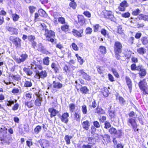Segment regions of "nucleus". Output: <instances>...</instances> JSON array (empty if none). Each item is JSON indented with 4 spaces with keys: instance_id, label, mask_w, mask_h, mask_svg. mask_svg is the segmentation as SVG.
Returning a JSON list of instances; mask_svg holds the SVG:
<instances>
[{
    "instance_id": "nucleus-1",
    "label": "nucleus",
    "mask_w": 148,
    "mask_h": 148,
    "mask_svg": "<svg viewBox=\"0 0 148 148\" xmlns=\"http://www.w3.org/2000/svg\"><path fill=\"white\" fill-rule=\"evenodd\" d=\"M0 139L2 144L7 145H9L12 140L11 136L8 134L7 128L3 126L0 129Z\"/></svg>"
},
{
    "instance_id": "nucleus-2",
    "label": "nucleus",
    "mask_w": 148,
    "mask_h": 148,
    "mask_svg": "<svg viewBox=\"0 0 148 148\" xmlns=\"http://www.w3.org/2000/svg\"><path fill=\"white\" fill-rule=\"evenodd\" d=\"M42 27V30L45 31L44 35L45 36L46 40L51 42L54 41L53 39L55 37V34L54 32L51 30H49L46 28V26L44 24H41Z\"/></svg>"
},
{
    "instance_id": "nucleus-3",
    "label": "nucleus",
    "mask_w": 148,
    "mask_h": 148,
    "mask_svg": "<svg viewBox=\"0 0 148 148\" xmlns=\"http://www.w3.org/2000/svg\"><path fill=\"white\" fill-rule=\"evenodd\" d=\"M127 124L132 127L135 132H138V129L137 128V125L135 121V119L129 118L127 121Z\"/></svg>"
},
{
    "instance_id": "nucleus-4",
    "label": "nucleus",
    "mask_w": 148,
    "mask_h": 148,
    "mask_svg": "<svg viewBox=\"0 0 148 148\" xmlns=\"http://www.w3.org/2000/svg\"><path fill=\"white\" fill-rule=\"evenodd\" d=\"M122 46L121 44L119 41L115 42L114 44V51L115 54L121 53L122 51Z\"/></svg>"
},
{
    "instance_id": "nucleus-5",
    "label": "nucleus",
    "mask_w": 148,
    "mask_h": 148,
    "mask_svg": "<svg viewBox=\"0 0 148 148\" xmlns=\"http://www.w3.org/2000/svg\"><path fill=\"white\" fill-rule=\"evenodd\" d=\"M109 131L111 134L114 135L118 137H120L122 134L121 130H119L117 131L115 128L113 127H111L109 129Z\"/></svg>"
},
{
    "instance_id": "nucleus-6",
    "label": "nucleus",
    "mask_w": 148,
    "mask_h": 148,
    "mask_svg": "<svg viewBox=\"0 0 148 148\" xmlns=\"http://www.w3.org/2000/svg\"><path fill=\"white\" fill-rule=\"evenodd\" d=\"M28 55L26 53L21 54L19 58H16L15 60L18 64H20L26 61L28 58Z\"/></svg>"
},
{
    "instance_id": "nucleus-7",
    "label": "nucleus",
    "mask_w": 148,
    "mask_h": 148,
    "mask_svg": "<svg viewBox=\"0 0 148 148\" xmlns=\"http://www.w3.org/2000/svg\"><path fill=\"white\" fill-rule=\"evenodd\" d=\"M9 39L16 48L21 46V40L19 38L10 36Z\"/></svg>"
},
{
    "instance_id": "nucleus-8",
    "label": "nucleus",
    "mask_w": 148,
    "mask_h": 148,
    "mask_svg": "<svg viewBox=\"0 0 148 148\" xmlns=\"http://www.w3.org/2000/svg\"><path fill=\"white\" fill-rule=\"evenodd\" d=\"M69 115L68 112H65L63 114L62 116L59 117L61 121L65 123H67L69 121Z\"/></svg>"
},
{
    "instance_id": "nucleus-9",
    "label": "nucleus",
    "mask_w": 148,
    "mask_h": 148,
    "mask_svg": "<svg viewBox=\"0 0 148 148\" xmlns=\"http://www.w3.org/2000/svg\"><path fill=\"white\" fill-rule=\"evenodd\" d=\"M36 75L39 77V78L44 79L46 77L47 75V73L46 71L42 70L40 72L37 71H36Z\"/></svg>"
},
{
    "instance_id": "nucleus-10",
    "label": "nucleus",
    "mask_w": 148,
    "mask_h": 148,
    "mask_svg": "<svg viewBox=\"0 0 148 148\" xmlns=\"http://www.w3.org/2000/svg\"><path fill=\"white\" fill-rule=\"evenodd\" d=\"M129 6L128 4L127 1L124 0L120 4L118 8L119 10L121 11H124L126 8Z\"/></svg>"
},
{
    "instance_id": "nucleus-11",
    "label": "nucleus",
    "mask_w": 148,
    "mask_h": 148,
    "mask_svg": "<svg viewBox=\"0 0 148 148\" xmlns=\"http://www.w3.org/2000/svg\"><path fill=\"white\" fill-rule=\"evenodd\" d=\"M77 72L78 73L79 76H82L84 79L87 80H89L90 79V76L85 72L84 70H80L78 71Z\"/></svg>"
},
{
    "instance_id": "nucleus-12",
    "label": "nucleus",
    "mask_w": 148,
    "mask_h": 148,
    "mask_svg": "<svg viewBox=\"0 0 148 148\" xmlns=\"http://www.w3.org/2000/svg\"><path fill=\"white\" fill-rule=\"evenodd\" d=\"M105 16L106 18L110 19L111 21L114 22L116 21V19L111 11H107L105 12Z\"/></svg>"
},
{
    "instance_id": "nucleus-13",
    "label": "nucleus",
    "mask_w": 148,
    "mask_h": 148,
    "mask_svg": "<svg viewBox=\"0 0 148 148\" xmlns=\"http://www.w3.org/2000/svg\"><path fill=\"white\" fill-rule=\"evenodd\" d=\"M138 86L140 88L141 90L144 92H145V90L147 88V83L145 79L141 81L138 83Z\"/></svg>"
},
{
    "instance_id": "nucleus-14",
    "label": "nucleus",
    "mask_w": 148,
    "mask_h": 148,
    "mask_svg": "<svg viewBox=\"0 0 148 148\" xmlns=\"http://www.w3.org/2000/svg\"><path fill=\"white\" fill-rule=\"evenodd\" d=\"M52 86L54 88L56 89H60L63 86V84L62 83L57 80L53 82Z\"/></svg>"
},
{
    "instance_id": "nucleus-15",
    "label": "nucleus",
    "mask_w": 148,
    "mask_h": 148,
    "mask_svg": "<svg viewBox=\"0 0 148 148\" xmlns=\"http://www.w3.org/2000/svg\"><path fill=\"white\" fill-rule=\"evenodd\" d=\"M37 50L42 53L47 54L49 53V52L47 51L45 49L44 47L42 45V44L40 43L38 44L37 46Z\"/></svg>"
},
{
    "instance_id": "nucleus-16",
    "label": "nucleus",
    "mask_w": 148,
    "mask_h": 148,
    "mask_svg": "<svg viewBox=\"0 0 148 148\" xmlns=\"http://www.w3.org/2000/svg\"><path fill=\"white\" fill-rule=\"evenodd\" d=\"M36 95L37 96V98L34 102L36 106H40L42 101V98L37 93H36Z\"/></svg>"
},
{
    "instance_id": "nucleus-17",
    "label": "nucleus",
    "mask_w": 148,
    "mask_h": 148,
    "mask_svg": "<svg viewBox=\"0 0 148 148\" xmlns=\"http://www.w3.org/2000/svg\"><path fill=\"white\" fill-rule=\"evenodd\" d=\"M7 29L9 32L10 34H17L18 33V30L17 29L12 27H7Z\"/></svg>"
},
{
    "instance_id": "nucleus-18",
    "label": "nucleus",
    "mask_w": 148,
    "mask_h": 148,
    "mask_svg": "<svg viewBox=\"0 0 148 148\" xmlns=\"http://www.w3.org/2000/svg\"><path fill=\"white\" fill-rule=\"evenodd\" d=\"M48 111L50 113V117L52 118L55 116L58 112L53 108H51L48 109Z\"/></svg>"
},
{
    "instance_id": "nucleus-19",
    "label": "nucleus",
    "mask_w": 148,
    "mask_h": 148,
    "mask_svg": "<svg viewBox=\"0 0 148 148\" xmlns=\"http://www.w3.org/2000/svg\"><path fill=\"white\" fill-rule=\"evenodd\" d=\"M51 67L56 73L59 72L60 66L57 63L53 62L51 64Z\"/></svg>"
},
{
    "instance_id": "nucleus-20",
    "label": "nucleus",
    "mask_w": 148,
    "mask_h": 148,
    "mask_svg": "<svg viewBox=\"0 0 148 148\" xmlns=\"http://www.w3.org/2000/svg\"><path fill=\"white\" fill-rule=\"evenodd\" d=\"M32 85V80L30 79L27 78L24 82V86L25 87H30Z\"/></svg>"
},
{
    "instance_id": "nucleus-21",
    "label": "nucleus",
    "mask_w": 148,
    "mask_h": 148,
    "mask_svg": "<svg viewBox=\"0 0 148 148\" xmlns=\"http://www.w3.org/2000/svg\"><path fill=\"white\" fill-rule=\"evenodd\" d=\"M125 80L127 85L130 91L131 92L132 89V82L130 77L128 76L125 77Z\"/></svg>"
},
{
    "instance_id": "nucleus-22",
    "label": "nucleus",
    "mask_w": 148,
    "mask_h": 148,
    "mask_svg": "<svg viewBox=\"0 0 148 148\" xmlns=\"http://www.w3.org/2000/svg\"><path fill=\"white\" fill-rule=\"evenodd\" d=\"M40 143L42 147L44 148H47L49 145L48 141L45 140H42L40 141Z\"/></svg>"
},
{
    "instance_id": "nucleus-23",
    "label": "nucleus",
    "mask_w": 148,
    "mask_h": 148,
    "mask_svg": "<svg viewBox=\"0 0 148 148\" xmlns=\"http://www.w3.org/2000/svg\"><path fill=\"white\" fill-rule=\"evenodd\" d=\"M78 23L81 25H83L85 22V19L83 16L82 15H79L78 17Z\"/></svg>"
},
{
    "instance_id": "nucleus-24",
    "label": "nucleus",
    "mask_w": 148,
    "mask_h": 148,
    "mask_svg": "<svg viewBox=\"0 0 148 148\" xmlns=\"http://www.w3.org/2000/svg\"><path fill=\"white\" fill-rule=\"evenodd\" d=\"M83 32V29H81L79 31H78L75 29H73L72 32L74 33V35L78 36L79 37H82V34Z\"/></svg>"
},
{
    "instance_id": "nucleus-25",
    "label": "nucleus",
    "mask_w": 148,
    "mask_h": 148,
    "mask_svg": "<svg viewBox=\"0 0 148 148\" xmlns=\"http://www.w3.org/2000/svg\"><path fill=\"white\" fill-rule=\"evenodd\" d=\"M82 126L84 129L86 130H88L90 126L89 121L88 120H86L84 121L82 124Z\"/></svg>"
},
{
    "instance_id": "nucleus-26",
    "label": "nucleus",
    "mask_w": 148,
    "mask_h": 148,
    "mask_svg": "<svg viewBox=\"0 0 148 148\" xmlns=\"http://www.w3.org/2000/svg\"><path fill=\"white\" fill-rule=\"evenodd\" d=\"M61 29L66 33H68L69 29V26L68 23L61 26Z\"/></svg>"
},
{
    "instance_id": "nucleus-27",
    "label": "nucleus",
    "mask_w": 148,
    "mask_h": 148,
    "mask_svg": "<svg viewBox=\"0 0 148 148\" xmlns=\"http://www.w3.org/2000/svg\"><path fill=\"white\" fill-rule=\"evenodd\" d=\"M116 99L119 100V103L122 106H123L126 103V101L121 97L117 96Z\"/></svg>"
},
{
    "instance_id": "nucleus-28",
    "label": "nucleus",
    "mask_w": 148,
    "mask_h": 148,
    "mask_svg": "<svg viewBox=\"0 0 148 148\" xmlns=\"http://www.w3.org/2000/svg\"><path fill=\"white\" fill-rule=\"evenodd\" d=\"M101 136L103 138L104 141L109 143L110 141V138L109 135L105 134L104 135H101Z\"/></svg>"
},
{
    "instance_id": "nucleus-29",
    "label": "nucleus",
    "mask_w": 148,
    "mask_h": 148,
    "mask_svg": "<svg viewBox=\"0 0 148 148\" xmlns=\"http://www.w3.org/2000/svg\"><path fill=\"white\" fill-rule=\"evenodd\" d=\"M74 119L77 122H79L81 119L80 114L79 112H75L74 114Z\"/></svg>"
},
{
    "instance_id": "nucleus-30",
    "label": "nucleus",
    "mask_w": 148,
    "mask_h": 148,
    "mask_svg": "<svg viewBox=\"0 0 148 148\" xmlns=\"http://www.w3.org/2000/svg\"><path fill=\"white\" fill-rule=\"evenodd\" d=\"M137 52L140 54L143 55L146 52V49L143 47H140L137 49Z\"/></svg>"
},
{
    "instance_id": "nucleus-31",
    "label": "nucleus",
    "mask_w": 148,
    "mask_h": 148,
    "mask_svg": "<svg viewBox=\"0 0 148 148\" xmlns=\"http://www.w3.org/2000/svg\"><path fill=\"white\" fill-rule=\"evenodd\" d=\"M138 18L140 19L143 20L144 21L148 20V15L144 14H140L138 16Z\"/></svg>"
},
{
    "instance_id": "nucleus-32",
    "label": "nucleus",
    "mask_w": 148,
    "mask_h": 148,
    "mask_svg": "<svg viewBox=\"0 0 148 148\" xmlns=\"http://www.w3.org/2000/svg\"><path fill=\"white\" fill-rule=\"evenodd\" d=\"M25 105L29 108L32 107L34 106V101L31 100L25 101Z\"/></svg>"
},
{
    "instance_id": "nucleus-33",
    "label": "nucleus",
    "mask_w": 148,
    "mask_h": 148,
    "mask_svg": "<svg viewBox=\"0 0 148 148\" xmlns=\"http://www.w3.org/2000/svg\"><path fill=\"white\" fill-rule=\"evenodd\" d=\"M72 138L73 136H71L66 135L65 136L64 139L67 145H69L70 144V140Z\"/></svg>"
},
{
    "instance_id": "nucleus-34",
    "label": "nucleus",
    "mask_w": 148,
    "mask_h": 148,
    "mask_svg": "<svg viewBox=\"0 0 148 148\" xmlns=\"http://www.w3.org/2000/svg\"><path fill=\"white\" fill-rule=\"evenodd\" d=\"M50 62L49 58L48 57H45L43 60V63L44 65L48 66Z\"/></svg>"
},
{
    "instance_id": "nucleus-35",
    "label": "nucleus",
    "mask_w": 148,
    "mask_h": 148,
    "mask_svg": "<svg viewBox=\"0 0 148 148\" xmlns=\"http://www.w3.org/2000/svg\"><path fill=\"white\" fill-rule=\"evenodd\" d=\"M101 34L106 37L109 38V34L108 32L105 29H102L101 31Z\"/></svg>"
},
{
    "instance_id": "nucleus-36",
    "label": "nucleus",
    "mask_w": 148,
    "mask_h": 148,
    "mask_svg": "<svg viewBox=\"0 0 148 148\" xmlns=\"http://www.w3.org/2000/svg\"><path fill=\"white\" fill-rule=\"evenodd\" d=\"M140 40L143 44L144 45H147L148 43V39L146 37H142Z\"/></svg>"
},
{
    "instance_id": "nucleus-37",
    "label": "nucleus",
    "mask_w": 148,
    "mask_h": 148,
    "mask_svg": "<svg viewBox=\"0 0 148 148\" xmlns=\"http://www.w3.org/2000/svg\"><path fill=\"white\" fill-rule=\"evenodd\" d=\"M23 71L26 73L28 75H31L32 73V71L30 70V69L26 67H24L23 69Z\"/></svg>"
},
{
    "instance_id": "nucleus-38",
    "label": "nucleus",
    "mask_w": 148,
    "mask_h": 148,
    "mask_svg": "<svg viewBox=\"0 0 148 148\" xmlns=\"http://www.w3.org/2000/svg\"><path fill=\"white\" fill-rule=\"evenodd\" d=\"M102 93L104 97H107L108 95L109 92L108 89L107 88H104L102 90Z\"/></svg>"
},
{
    "instance_id": "nucleus-39",
    "label": "nucleus",
    "mask_w": 148,
    "mask_h": 148,
    "mask_svg": "<svg viewBox=\"0 0 148 148\" xmlns=\"http://www.w3.org/2000/svg\"><path fill=\"white\" fill-rule=\"evenodd\" d=\"M80 90L83 94H86L89 91V90L86 87L83 86L80 88Z\"/></svg>"
},
{
    "instance_id": "nucleus-40",
    "label": "nucleus",
    "mask_w": 148,
    "mask_h": 148,
    "mask_svg": "<svg viewBox=\"0 0 148 148\" xmlns=\"http://www.w3.org/2000/svg\"><path fill=\"white\" fill-rule=\"evenodd\" d=\"M69 110L71 112H73L75 109V106L74 104L71 103L69 104Z\"/></svg>"
},
{
    "instance_id": "nucleus-41",
    "label": "nucleus",
    "mask_w": 148,
    "mask_h": 148,
    "mask_svg": "<svg viewBox=\"0 0 148 148\" xmlns=\"http://www.w3.org/2000/svg\"><path fill=\"white\" fill-rule=\"evenodd\" d=\"M139 71L140 72L139 73V74L141 77H143L146 75V70L144 69H142Z\"/></svg>"
},
{
    "instance_id": "nucleus-42",
    "label": "nucleus",
    "mask_w": 148,
    "mask_h": 148,
    "mask_svg": "<svg viewBox=\"0 0 148 148\" xmlns=\"http://www.w3.org/2000/svg\"><path fill=\"white\" fill-rule=\"evenodd\" d=\"M81 110L83 114H87V110L86 106L85 105L83 104L82 106Z\"/></svg>"
},
{
    "instance_id": "nucleus-43",
    "label": "nucleus",
    "mask_w": 148,
    "mask_h": 148,
    "mask_svg": "<svg viewBox=\"0 0 148 148\" xmlns=\"http://www.w3.org/2000/svg\"><path fill=\"white\" fill-rule=\"evenodd\" d=\"M71 2L69 3L70 6L73 9H75L77 7L76 3L74 2V0H71Z\"/></svg>"
},
{
    "instance_id": "nucleus-44",
    "label": "nucleus",
    "mask_w": 148,
    "mask_h": 148,
    "mask_svg": "<svg viewBox=\"0 0 148 148\" xmlns=\"http://www.w3.org/2000/svg\"><path fill=\"white\" fill-rule=\"evenodd\" d=\"M42 127L40 126H37L34 129V131L36 134H38L41 131Z\"/></svg>"
},
{
    "instance_id": "nucleus-45",
    "label": "nucleus",
    "mask_w": 148,
    "mask_h": 148,
    "mask_svg": "<svg viewBox=\"0 0 148 148\" xmlns=\"http://www.w3.org/2000/svg\"><path fill=\"white\" fill-rule=\"evenodd\" d=\"M12 17L13 20L14 21H17L19 18V15L16 14H12Z\"/></svg>"
},
{
    "instance_id": "nucleus-46",
    "label": "nucleus",
    "mask_w": 148,
    "mask_h": 148,
    "mask_svg": "<svg viewBox=\"0 0 148 148\" xmlns=\"http://www.w3.org/2000/svg\"><path fill=\"white\" fill-rule=\"evenodd\" d=\"M99 49L101 53L102 54H105L106 52V48L105 47L103 46H101L100 47Z\"/></svg>"
},
{
    "instance_id": "nucleus-47",
    "label": "nucleus",
    "mask_w": 148,
    "mask_h": 148,
    "mask_svg": "<svg viewBox=\"0 0 148 148\" xmlns=\"http://www.w3.org/2000/svg\"><path fill=\"white\" fill-rule=\"evenodd\" d=\"M38 12L39 14L42 16H45L47 15L46 12L42 9L39 10L38 11Z\"/></svg>"
},
{
    "instance_id": "nucleus-48",
    "label": "nucleus",
    "mask_w": 148,
    "mask_h": 148,
    "mask_svg": "<svg viewBox=\"0 0 148 148\" xmlns=\"http://www.w3.org/2000/svg\"><path fill=\"white\" fill-rule=\"evenodd\" d=\"M140 12L141 11L139 9L137 8L132 12V14L133 15L136 16L138 15Z\"/></svg>"
},
{
    "instance_id": "nucleus-49",
    "label": "nucleus",
    "mask_w": 148,
    "mask_h": 148,
    "mask_svg": "<svg viewBox=\"0 0 148 148\" xmlns=\"http://www.w3.org/2000/svg\"><path fill=\"white\" fill-rule=\"evenodd\" d=\"M109 113L110 116L113 118L114 116V110H112L111 108L109 110Z\"/></svg>"
},
{
    "instance_id": "nucleus-50",
    "label": "nucleus",
    "mask_w": 148,
    "mask_h": 148,
    "mask_svg": "<svg viewBox=\"0 0 148 148\" xmlns=\"http://www.w3.org/2000/svg\"><path fill=\"white\" fill-rule=\"evenodd\" d=\"M58 22L62 24H65L66 23L65 18L62 17H60L58 18Z\"/></svg>"
},
{
    "instance_id": "nucleus-51",
    "label": "nucleus",
    "mask_w": 148,
    "mask_h": 148,
    "mask_svg": "<svg viewBox=\"0 0 148 148\" xmlns=\"http://www.w3.org/2000/svg\"><path fill=\"white\" fill-rule=\"evenodd\" d=\"M95 112L98 114H103L104 112V111L102 108L97 107Z\"/></svg>"
},
{
    "instance_id": "nucleus-52",
    "label": "nucleus",
    "mask_w": 148,
    "mask_h": 148,
    "mask_svg": "<svg viewBox=\"0 0 148 148\" xmlns=\"http://www.w3.org/2000/svg\"><path fill=\"white\" fill-rule=\"evenodd\" d=\"M111 125L110 123L108 121H106L104 123V128L106 129H108L109 127H110Z\"/></svg>"
},
{
    "instance_id": "nucleus-53",
    "label": "nucleus",
    "mask_w": 148,
    "mask_h": 148,
    "mask_svg": "<svg viewBox=\"0 0 148 148\" xmlns=\"http://www.w3.org/2000/svg\"><path fill=\"white\" fill-rule=\"evenodd\" d=\"M130 14L129 12H127L123 13L121 14V16L124 18H128L130 16Z\"/></svg>"
},
{
    "instance_id": "nucleus-54",
    "label": "nucleus",
    "mask_w": 148,
    "mask_h": 148,
    "mask_svg": "<svg viewBox=\"0 0 148 148\" xmlns=\"http://www.w3.org/2000/svg\"><path fill=\"white\" fill-rule=\"evenodd\" d=\"M92 29L90 27H88L86 28L85 32L86 34H90L92 32Z\"/></svg>"
},
{
    "instance_id": "nucleus-55",
    "label": "nucleus",
    "mask_w": 148,
    "mask_h": 148,
    "mask_svg": "<svg viewBox=\"0 0 148 148\" xmlns=\"http://www.w3.org/2000/svg\"><path fill=\"white\" fill-rule=\"evenodd\" d=\"M117 33L119 34L122 35L123 34L122 27L121 26H119L118 28Z\"/></svg>"
},
{
    "instance_id": "nucleus-56",
    "label": "nucleus",
    "mask_w": 148,
    "mask_h": 148,
    "mask_svg": "<svg viewBox=\"0 0 148 148\" xmlns=\"http://www.w3.org/2000/svg\"><path fill=\"white\" fill-rule=\"evenodd\" d=\"M93 124L95 127L97 128H99L100 126L99 122L97 121H94L93 122Z\"/></svg>"
},
{
    "instance_id": "nucleus-57",
    "label": "nucleus",
    "mask_w": 148,
    "mask_h": 148,
    "mask_svg": "<svg viewBox=\"0 0 148 148\" xmlns=\"http://www.w3.org/2000/svg\"><path fill=\"white\" fill-rule=\"evenodd\" d=\"M35 38L34 36L32 35H30L28 37V39L29 41L32 42L34 41Z\"/></svg>"
},
{
    "instance_id": "nucleus-58",
    "label": "nucleus",
    "mask_w": 148,
    "mask_h": 148,
    "mask_svg": "<svg viewBox=\"0 0 148 148\" xmlns=\"http://www.w3.org/2000/svg\"><path fill=\"white\" fill-rule=\"evenodd\" d=\"M73 49L75 51H78L79 48L77 45L75 43H73L71 45Z\"/></svg>"
},
{
    "instance_id": "nucleus-59",
    "label": "nucleus",
    "mask_w": 148,
    "mask_h": 148,
    "mask_svg": "<svg viewBox=\"0 0 148 148\" xmlns=\"http://www.w3.org/2000/svg\"><path fill=\"white\" fill-rule=\"evenodd\" d=\"M130 117H132L133 119H136L135 114L133 111H131L128 114Z\"/></svg>"
},
{
    "instance_id": "nucleus-60",
    "label": "nucleus",
    "mask_w": 148,
    "mask_h": 148,
    "mask_svg": "<svg viewBox=\"0 0 148 148\" xmlns=\"http://www.w3.org/2000/svg\"><path fill=\"white\" fill-rule=\"evenodd\" d=\"M88 144H92L94 143V138L91 137L88 138Z\"/></svg>"
},
{
    "instance_id": "nucleus-61",
    "label": "nucleus",
    "mask_w": 148,
    "mask_h": 148,
    "mask_svg": "<svg viewBox=\"0 0 148 148\" xmlns=\"http://www.w3.org/2000/svg\"><path fill=\"white\" fill-rule=\"evenodd\" d=\"M112 71L114 76L117 78L119 77V75L116 70L115 69H112Z\"/></svg>"
},
{
    "instance_id": "nucleus-62",
    "label": "nucleus",
    "mask_w": 148,
    "mask_h": 148,
    "mask_svg": "<svg viewBox=\"0 0 148 148\" xmlns=\"http://www.w3.org/2000/svg\"><path fill=\"white\" fill-rule=\"evenodd\" d=\"M83 14L88 18H90L91 17V14L89 12L87 11H84L83 13Z\"/></svg>"
},
{
    "instance_id": "nucleus-63",
    "label": "nucleus",
    "mask_w": 148,
    "mask_h": 148,
    "mask_svg": "<svg viewBox=\"0 0 148 148\" xmlns=\"http://www.w3.org/2000/svg\"><path fill=\"white\" fill-rule=\"evenodd\" d=\"M30 12L32 14L34 12L35 10V8L33 6H30L29 8Z\"/></svg>"
},
{
    "instance_id": "nucleus-64",
    "label": "nucleus",
    "mask_w": 148,
    "mask_h": 148,
    "mask_svg": "<svg viewBox=\"0 0 148 148\" xmlns=\"http://www.w3.org/2000/svg\"><path fill=\"white\" fill-rule=\"evenodd\" d=\"M131 70L132 71H134L136 70L137 66L135 64H132L130 66Z\"/></svg>"
}]
</instances>
